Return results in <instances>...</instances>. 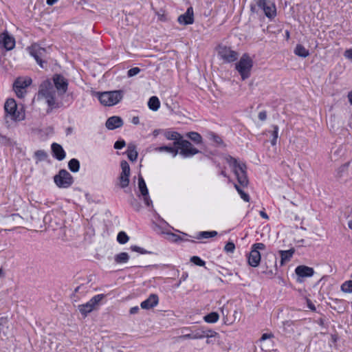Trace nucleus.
Wrapping results in <instances>:
<instances>
[{"instance_id": "f257e3e1", "label": "nucleus", "mask_w": 352, "mask_h": 352, "mask_svg": "<svg viewBox=\"0 0 352 352\" xmlns=\"http://www.w3.org/2000/svg\"><path fill=\"white\" fill-rule=\"evenodd\" d=\"M56 91L50 80H45L41 82L38 92V98H44L48 106L47 112L52 109L59 108L62 103L56 99Z\"/></svg>"}, {"instance_id": "f03ea898", "label": "nucleus", "mask_w": 352, "mask_h": 352, "mask_svg": "<svg viewBox=\"0 0 352 352\" xmlns=\"http://www.w3.org/2000/svg\"><path fill=\"white\" fill-rule=\"evenodd\" d=\"M228 162L232 167L239 184L243 187L247 186L249 182L246 173V165L243 163H239L236 159L232 157H229Z\"/></svg>"}, {"instance_id": "7ed1b4c3", "label": "nucleus", "mask_w": 352, "mask_h": 352, "mask_svg": "<svg viewBox=\"0 0 352 352\" xmlns=\"http://www.w3.org/2000/svg\"><path fill=\"white\" fill-rule=\"evenodd\" d=\"M6 119L10 118L14 121L22 120L25 118V113L22 109H19L14 99H8L4 104Z\"/></svg>"}, {"instance_id": "20e7f679", "label": "nucleus", "mask_w": 352, "mask_h": 352, "mask_svg": "<svg viewBox=\"0 0 352 352\" xmlns=\"http://www.w3.org/2000/svg\"><path fill=\"white\" fill-rule=\"evenodd\" d=\"M98 99L104 106H113L118 104L123 98V91L116 90L98 93Z\"/></svg>"}, {"instance_id": "39448f33", "label": "nucleus", "mask_w": 352, "mask_h": 352, "mask_svg": "<svg viewBox=\"0 0 352 352\" xmlns=\"http://www.w3.org/2000/svg\"><path fill=\"white\" fill-rule=\"evenodd\" d=\"M252 66V58L247 54H244L236 64V69L240 74L242 80H244L250 77Z\"/></svg>"}, {"instance_id": "423d86ee", "label": "nucleus", "mask_w": 352, "mask_h": 352, "mask_svg": "<svg viewBox=\"0 0 352 352\" xmlns=\"http://www.w3.org/2000/svg\"><path fill=\"white\" fill-rule=\"evenodd\" d=\"M55 184L59 188H68L74 182L72 175L65 169L60 170L57 175L54 177Z\"/></svg>"}, {"instance_id": "0eeeda50", "label": "nucleus", "mask_w": 352, "mask_h": 352, "mask_svg": "<svg viewBox=\"0 0 352 352\" xmlns=\"http://www.w3.org/2000/svg\"><path fill=\"white\" fill-rule=\"evenodd\" d=\"M29 51L40 67L44 68L46 65V62L44 60L47 56L46 49L41 47L38 44H33L29 48Z\"/></svg>"}, {"instance_id": "6e6552de", "label": "nucleus", "mask_w": 352, "mask_h": 352, "mask_svg": "<svg viewBox=\"0 0 352 352\" xmlns=\"http://www.w3.org/2000/svg\"><path fill=\"white\" fill-rule=\"evenodd\" d=\"M174 145L179 146L180 151L179 153L184 157H190L199 153L198 149L195 148L189 141L186 140L174 142Z\"/></svg>"}, {"instance_id": "1a4fd4ad", "label": "nucleus", "mask_w": 352, "mask_h": 352, "mask_svg": "<svg viewBox=\"0 0 352 352\" xmlns=\"http://www.w3.org/2000/svg\"><path fill=\"white\" fill-rule=\"evenodd\" d=\"M256 6L261 8L265 15L270 19H273L276 16V8L273 2L267 0H254Z\"/></svg>"}, {"instance_id": "9d476101", "label": "nucleus", "mask_w": 352, "mask_h": 352, "mask_svg": "<svg viewBox=\"0 0 352 352\" xmlns=\"http://www.w3.org/2000/svg\"><path fill=\"white\" fill-rule=\"evenodd\" d=\"M104 298V294H98L94 296L90 299L89 302L85 304L80 305L78 306V310L84 316H87V314L91 312L98 305V303Z\"/></svg>"}, {"instance_id": "9b49d317", "label": "nucleus", "mask_w": 352, "mask_h": 352, "mask_svg": "<svg viewBox=\"0 0 352 352\" xmlns=\"http://www.w3.org/2000/svg\"><path fill=\"white\" fill-rule=\"evenodd\" d=\"M32 82L30 78H18L13 84L14 90L19 98H23L25 93V88Z\"/></svg>"}, {"instance_id": "f8f14e48", "label": "nucleus", "mask_w": 352, "mask_h": 352, "mask_svg": "<svg viewBox=\"0 0 352 352\" xmlns=\"http://www.w3.org/2000/svg\"><path fill=\"white\" fill-rule=\"evenodd\" d=\"M218 54L224 61L228 63L234 62L237 59L239 56L236 52L223 45L219 46Z\"/></svg>"}, {"instance_id": "ddd939ff", "label": "nucleus", "mask_w": 352, "mask_h": 352, "mask_svg": "<svg viewBox=\"0 0 352 352\" xmlns=\"http://www.w3.org/2000/svg\"><path fill=\"white\" fill-rule=\"evenodd\" d=\"M53 82L54 87L58 95L62 96L67 91L68 80L60 74H54L53 76Z\"/></svg>"}, {"instance_id": "4468645a", "label": "nucleus", "mask_w": 352, "mask_h": 352, "mask_svg": "<svg viewBox=\"0 0 352 352\" xmlns=\"http://www.w3.org/2000/svg\"><path fill=\"white\" fill-rule=\"evenodd\" d=\"M138 189L140 195L143 197L144 204L147 206H151L153 202L148 195V190L145 181L141 175H139L138 176Z\"/></svg>"}, {"instance_id": "2eb2a0df", "label": "nucleus", "mask_w": 352, "mask_h": 352, "mask_svg": "<svg viewBox=\"0 0 352 352\" xmlns=\"http://www.w3.org/2000/svg\"><path fill=\"white\" fill-rule=\"evenodd\" d=\"M178 22L182 25H190L194 23V12L192 7H189L186 12L181 14L177 19Z\"/></svg>"}, {"instance_id": "dca6fc26", "label": "nucleus", "mask_w": 352, "mask_h": 352, "mask_svg": "<svg viewBox=\"0 0 352 352\" xmlns=\"http://www.w3.org/2000/svg\"><path fill=\"white\" fill-rule=\"evenodd\" d=\"M0 43L7 50H10L14 47L15 41L8 32H3L0 35Z\"/></svg>"}, {"instance_id": "f3484780", "label": "nucleus", "mask_w": 352, "mask_h": 352, "mask_svg": "<svg viewBox=\"0 0 352 352\" xmlns=\"http://www.w3.org/2000/svg\"><path fill=\"white\" fill-rule=\"evenodd\" d=\"M159 302V298L157 294H151L147 299L142 301L140 306L144 309H149L155 307Z\"/></svg>"}, {"instance_id": "a211bd4d", "label": "nucleus", "mask_w": 352, "mask_h": 352, "mask_svg": "<svg viewBox=\"0 0 352 352\" xmlns=\"http://www.w3.org/2000/svg\"><path fill=\"white\" fill-rule=\"evenodd\" d=\"M123 125V120L119 116H111L109 118L105 123L106 127L109 130H114Z\"/></svg>"}, {"instance_id": "6ab92c4d", "label": "nucleus", "mask_w": 352, "mask_h": 352, "mask_svg": "<svg viewBox=\"0 0 352 352\" xmlns=\"http://www.w3.org/2000/svg\"><path fill=\"white\" fill-rule=\"evenodd\" d=\"M194 340L195 339H201L204 338H212L217 335V333L211 330V329H204V328H200L193 332Z\"/></svg>"}, {"instance_id": "aec40b11", "label": "nucleus", "mask_w": 352, "mask_h": 352, "mask_svg": "<svg viewBox=\"0 0 352 352\" xmlns=\"http://www.w3.org/2000/svg\"><path fill=\"white\" fill-rule=\"evenodd\" d=\"M296 274L300 277H311L314 274V270L312 267L299 265L295 270Z\"/></svg>"}, {"instance_id": "412c9836", "label": "nucleus", "mask_w": 352, "mask_h": 352, "mask_svg": "<svg viewBox=\"0 0 352 352\" xmlns=\"http://www.w3.org/2000/svg\"><path fill=\"white\" fill-rule=\"evenodd\" d=\"M51 147L53 156L56 159L61 161L65 157V152L60 144L57 143H53Z\"/></svg>"}, {"instance_id": "4be33fe9", "label": "nucleus", "mask_w": 352, "mask_h": 352, "mask_svg": "<svg viewBox=\"0 0 352 352\" xmlns=\"http://www.w3.org/2000/svg\"><path fill=\"white\" fill-rule=\"evenodd\" d=\"M261 261V254L256 250H252L248 256V263L252 267H257Z\"/></svg>"}, {"instance_id": "5701e85b", "label": "nucleus", "mask_w": 352, "mask_h": 352, "mask_svg": "<svg viewBox=\"0 0 352 352\" xmlns=\"http://www.w3.org/2000/svg\"><path fill=\"white\" fill-rule=\"evenodd\" d=\"M278 252L281 258L280 265H283L286 262L290 261L294 253V250L292 248L288 250H280Z\"/></svg>"}, {"instance_id": "b1692460", "label": "nucleus", "mask_w": 352, "mask_h": 352, "mask_svg": "<svg viewBox=\"0 0 352 352\" xmlns=\"http://www.w3.org/2000/svg\"><path fill=\"white\" fill-rule=\"evenodd\" d=\"M164 137L169 140H175V142H179L183 140V137L180 133L173 131H166L164 132Z\"/></svg>"}, {"instance_id": "393cba45", "label": "nucleus", "mask_w": 352, "mask_h": 352, "mask_svg": "<svg viewBox=\"0 0 352 352\" xmlns=\"http://www.w3.org/2000/svg\"><path fill=\"white\" fill-rule=\"evenodd\" d=\"M294 54L300 57L306 58L309 55V50L300 44L296 45Z\"/></svg>"}, {"instance_id": "a878e982", "label": "nucleus", "mask_w": 352, "mask_h": 352, "mask_svg": "<svg viewBox=\"0 0 352 352\" xmlns=\"http://www.w3.org/2000/svg\"><path fill=\"white\" fill-rule=\"evenodd\" d=\"M126 154L129 160L132 162L136 161L138 154L136 151L135 146L133 144H129L128 146Z\"/></svg>"}, {"instance_id": "bb28decb", "label": "nucleus", "mask_w": 352, "mask_h": 352, "mask_svg": "<svg viewBox=\"0 0 352 352\" xmlns=\"http://www.w3.org/2000/svg\"><path fill=\"white\" fill-rule=\"evenodd\" d=\"M155 151H158V152L166 151L169 153H171L173 157H175L179 153V151L177 148H175V147H172V146H162L157 147L155 148Z\"/></svg>"}, {"instance_id": "cd10ccee", "label": "nucleus", "mask_w": 352, "mask_h": 352, "mask_svg": "<svg viewBox=\"0 0 352 352\" xmlns=\"http://www.w3.org/2000/svg\"><path fill=\"white\" fill-rule=\"evenodd\" d=\"M266 268H275V271H277L276 267V257L274 254H270L267 256V261H265Z\"/></svg>"}, {"instance_id": "c85d7f7f", "label": "nucleus", "mask_w": 352, "mask_h": 352, "mask_svg": "<svg viewBox=\"0 0 352 352\" xmlns=\"http://www.w3.org/2000/svg\"><path fill=\"white\" fill-rule=\"evenodd\" d=\"M148 107L153 111H157L160 108V102L157 97L152 96L148 102Z\"/></svg>"}, {"instance_id": "c756f323", "label": "nucleus", "mask_w": 352, "mask_h": 352, "mask_svg": "<svg viewBox=\"0 0 352 352\" xmlns=\"http://www.w3.org/2000/svg\"><path fill=\"white\" fill-rule=\"evenodd\" d=\"M129 259V256L126 252H121L115 256L114 260L116 263H125Z\"/></svg>"}, {"instance_id": "7c9ffc66", "label": "nucleus", "mask_w": 352, "mask_h": 352, "mask_svg": "<svg viewBox=\"0 0 352 352\" xmlns=\"http://www.w3.org/2000/svg\"><path fill=\"white\" fill-rule=\"evenodd\" d=\"M186 137L190 138L196 144H201L202 142V137L197 132H189L186 133Z\"/></svg>"}, {"instance_id": "2f4dec72", "label": "nucleus", "mask_w": 352, "mask_h": 352, "mask_svg": "<svg viewBox=\"0 0 352 352\" xmlns=\"http://www.w3.org/2000/svg\"><path fill=\"white\" fill-rule=\"evenodd\" d=\"M219 316L217 312H211L204 316V320L208 323H214L217 322Z\"/></svg>"}, {"instance_id": "473e14b6", "label": "nucleus", "mask_w": 352, "mask_h": 352, "mask_svg": "<svg viewBox=\"0 0 352 352\" xmlns=\"http://www.w3.org/2000/svg\"><path fill=\"white\" fill-rule=\"evenodd\" d=\"M68 167L72 172L76 173L79 170L80 162L78 160L73 158L69 162Z\"/></svg>"}, {"instance_id": "72a5a7b5", "label": "nucleus", "mask_w": 352, "mask_h": 352, "mask_svg": "<svg viewBox=\"0 0 352 352\" xmlns=\"http://www.w3.org/2000/svg\"><path fill=\"white\" fill-rule=\"evenodd\" d=\"M217 235V232L216 231H204L200 232L198 234L197 239H208L210 237H214Z\"/></svg>"}, {"instance_id": "f704fd0d", "label": "nucleus", "mask_w": 352, "mask_h": 352, "mask_svg": "<svg viewBox=\"0 0 352 352\" xmlns=\"http://www.w3.org/2000/svg\"><path fill=\"white\" fill-rule=\"evenodd\" d=\"M119 185L122 188H126L129 184V177L120 173L119 177Z\"/></svg>"}, {"instance_id": "c9c22d12", "label": "nucleus", "mask_w": 352, "mask_h": 352, "mask_svg": "<svg viewBox=\"0 0 352 352\" xmlns=\"http://www.w3.org/2000/svg\"><path fill=\"white\" fill-rule=\"evenodd\" d=\"M120 166L122 169L121 173L124 175L130 176V167L128 162L125 160H122L120 163Z\"/></svg>"}, {"instance_id": "e433bc0d", "label": "nucleus", "mask_w": 352, "mask_h": 352, "mask_svg": "<svg viewBox=\"0 0 352 352\" xmlns=\"http://www.w3.org/2000/svg\"><path fill=\"white\" fill-rule=\"evenodd\" d=\"M341 290L345 293L352 292V280L345 281L341 285Z\"/></svg>"}, {"instance_id": "4c0bfd02", "label": "nucleus", "mask_w": 352, "mask_h": 352, "mask_svg": "<svg viewBox=\"0 0 352 352\" xmlns=\"http://www.w3.org/2000/svg\"><path fill=\"white\" fill-rule=\"evenodd\" d=\"M129 238L124 232H120L117 236V240L120 244H125Z\"/></svg>"}, {"instance_id": "58836bf2", "label": "nucleus", "mask_w": 352, "mask_h": 352, "mask_svg": "<svg viewBox=\"0 0 352 352\" xmlns=\"http://www.w3.org/2000/svg\"><path fill=\"white\" fill-rule=\"evenodd\" d=\"M272 128H273V131L272 133V139L271 140V144L272 146H274L276 144V142H277V139H278V126L277 125H273Z\"/></svg>"}, {"instance_id": "ea45409f", "label": "nucleus", "mask_w": 352, "mask_h": 352, "mask_svg": "<svg viewBox=\"0 0 352 352\" xmlns=\"http://www.w3.org/2000/svg\"><path fill=\"white\" fill-rule=\"evenodd\" d=\"M234 187L237 192L239 193L241 199H243L245 201L248 202L250 201L249 195L245 193L237 184H234Z\"/></svg>"}, {"instance_id": "a19ab883", "label": "nucleus", "mask_w": 352, "mask_h": 352, "mask_svg": "<svg viewBox=\"0 0 352 352\" xmlns=\"http://www.w3.org/2000/svg\"><path fill=\"white\" fill-rule=\"evenodd\" d=\"M34 156L36 160L39 162L43 161L46 159L47 155V153L43 150H38L34 153Z\"/></svg>"}, {"instance_id": "79ce46f5", "label": "nucleus", "mask_w": 352, "mask_h": 352, "mask_svg": "<svg viewBox=\"0 0 352 352\" xmlns=\"http://www.w3.org/2000/svg\"><path fill=\"white\" fill-rule=\"evenodd\" d=\"M0 144L3 146H10L12 145V140L10 138L0 133Z\"/></svg>"}, {"instance_id": "37998d69", "label": "nucleus", "mask_w": 352, "mask_h": 352, "mask_svg": "<svg viewBox=\"0 0 352 352\" xmlns=\"http://www.w3.org/2000/svg\"><path fill=\"white\" fill-rule=\"evenodd\" d=\"M190 261L198 266H204L206 263L204 261H203L199 256H192L190 258Z\"/></svg>"}, {"instance_id": "c03bdc74", "label": "nucleus", "mask_w": 352, "mask_h": 352, "mask_svg": "<svg viewBox=\"0 0 352 352\" xmlns=\"http://www.w3.org/2000/svg\"><path fill=\"white\" fill-rule=\"evenodd\" d=\"M131 250L133 252H138L140 254H151V252H149V251H147L146 250H144V248H140L138 245H132L131 247Z\"/></svg>"}, {"instance_id": "a18cd8bd", "label": "nucleus", "mask_w": 352, "mask_h": 352, "mask_svg": "<svg viewBox=\"0 0 352 352\" xmlns=\"http://www.w3.org/2000/svg\"><path fill=\"white\" fill-rule=\"evenodd\" d=\"M140 71L141 69L139 67H133L127 72V76L128 77H133L138 74L140 72Z\"/></svg>"}, {"instance_id": "49530a36", "label": "nucleus", "mask_w": 352, "mask_h": 352, "mask_svg": "<svg viewBox=\"0 0 352 352\" xmlns=\"http://www.w3.org/2000/svg\"><path fill=\"white\" fill-rule=\"evenodd\" d=\"M234 249H235V245H234V243H232V242H228L224 247V250L226 252L232 253L234 252Z\"/></svg>"}, {"instance_id": "de8ad7c7", "label": "nucleus", "mask_w": 352, "mask_h": 352, "mask_svg": "<svg viewBox=\"0 0 352 352\" xmlns=\"http://www.w3.org/2000/svg\"><path fill=\"white\" fill-rule=\"evenodd\" d=\"M126 145V143H125V141L124 140H118V141H116L114 144V148L116 149H121L123 147H124Z\"/></svg>"}, {"instance_id": "09e8293b", "label": "nucleus", "mask_w": 352, "mask_h": 352, "mask_svg": "<svg viewBox=\"0 0 352 352\" xmlns=\"http://www.w3.org/2000/svg\"><path fill=\"white\" fill-rule=\"evenodd\" d=\"M265 248V244H263L262 243H256L252 245V250H256L258 251V250H264Z\"/></svg>"}, {"instance_id": "8fccbe9b", "label": "nucleus", "mask_w": 352, "mask_h": 352, "mask_svg": "<svg viewBox=\"0 0 352 352\" xmlns=\"http://www.w3.org/2000/svg\"><path fill=\"white\" fill-rule=\"evenodd\" d=\"M276 271H275V269L274 270L273 268H266V270H264L263 273L268 275L270 277H272L274 274H276Z\"/></svg>"}, {"instance_id": "3c124183", "label": "nucleus", "mask_w": 352, "mask_h": 352, "mask_svg": "<svg viewBox=\"0 0 352 352\" xmlns=\"http://www.w3.org/2000/svg\"><path fill=\"white\" fill-rule=\"evenodd\" d=\"M178 338L179 340H186V339H193L194 340L193 332L192 333L182 335V336H179Z\"/></svg>"}, {"instance_id": "603ef678", "label": "nucleus", "mask_w": 352, "mask_h": 352, "mask_svg": "<svg viewBox=\"0 0 352 352\" xmlns=\"http://www.w3.org/2000/svg\"><path fill=\"white\" fill-rule=\"evenodd\" d=\"M273 337H274V335L272 333H263L260 338V341L262 342L267 339L272 338Z\"/></svg>"}, {"instance_id": "864d4df0", "label": "nucleus", "mask_w": 352, "mask_h": 352, "mask_svg": "<svg viewBox=\"0 0 352 352\" xmlns=\"http://www.w3.org/2000/svg\"><path fill=\"white\" fill-rule=\"evenodd\" d=\"M211 135H212L213 141L215 142L216 143L221 144L223 142L221 138L219 136H218L217 135L212 133Z\"/></svg>"}, {"instance_id": "5fc2aeb1", "label": "nucleus", "mask_w": 352, "mask_h": 352, "mask_svg": "<svg viewBox=\"0 0 352 352\" xmlns=\"http://www.w3.org/2000/svg\"><path fill=\"white\" fill-rule=\"evenodd\" d=\"M344 55L346 58L352 60V49L346 50Z\"/></svg>"}, {"instance_id": "6e6d98bb", "label": "nucleus", "mask_w": 352, "mask_h": 352, "mask_svg": "<svg viewBox=\"0 0 352 352\" xmlns=\"http://www.w3.org/2000/svg\"><path fill=\"white\" fill-rule=\"evenodd\" d=\"M258 118L259 120H261V121H264L266 120L267 118V113L266 111H261L259 113H258Z\"/></svg>"}, {"instance_id": "4d7b16f0", "label": "nucleus", "mask_w": 352, "mask_h": 352, "mask_svg": "<svg viewBox=\"0 0 352 352\" xmlns=\"http://www.w3.org/2000/svg\"><path fill=\"white\" fill-rule=\"evenodd\" d=\"M21 217L18 214H12L8 217L9 221H16L18 219H20Z\"/></svg>"}, {"instance_id": "13d9d810", "label": "nucleus", "mask_w": 352, "mask_h": 352, "mask_svg": "<svg viewBox=\"0 0 352 352\" xmlns=\"http://www.w3.org/2000/svg\"><path fill=\"white\" fill-rule=\"evenodd\" d=\"M307 305H308V307L312 310V311H315L316 310V307L315 305L311 302V301L309 299H307Z\"/></svg>"}, {"instance_id": "bf43d9fd", "label": "nucleus", "mask_w": 352, "mask_h": 352, "mask_svg": "<svg viewBox=\"0 0 352 352\" xmlns=\"http://www.w3.org/2000/svg\"><path fill=\"white\" fill-rule=\"evenodd\" d=\"M138 311H139V307L136 306V307H131L130 309L129 313L131 314H135L138 312Z\"/></svg>"}, {"instance_id": "052dcab7", "label": "nucleus", "mask_w": 352, "mask_h": 352, "mask_svg": "<svg viewBox=\"0 0 352 352\" xmlns=\"http://www.w3.org/2000/svg\"><path fill=\"white\" fill-rule=\"evenodd\" d=\"M294 322L292 320H286L283 322L284 327H290L293 325Z\"/></svg>"}, {"instance_id": "680f3d73", "label": "nucleus", "mask_w": 352, "mask_h": 352, "mask_svg": "<svg viewBox=\"0 0 352 352\" xmlns=\"http://www.w3.org/2000/svg\"><path fill=\"white\" fill-rule=\"evenodd\" d=\"M132 122L134 124H138L139 122H140L139 118L138 116L133 117V119H132Z\"/></svg>"}, {"instance_id": "e2e57ef3", "label": "nucleus", "mask_w": 352, "mask_h": 352, "mask_svg": "<svg viewBox=\"0 0 352 352\" xmlns=\"http://www.w3.org/2000/svg\"><path fill=\"white\" fill-rule=\"evenodd\" d=\"M260 215H261L263 218H264V219H268V215H267L265 212H263V211H261V212H260Z\"/></svg>"}, {"instance_id": "0e129e2a", "label": "nucleus", "mask_w": 352, "mask_h": 352, "mask_svg": "<svg viewBox=\"0 0 352 352\" xmlns=\"http://www.w3.org/2000/svg\"><path fill=\"white\" fill-rule=\"evenodd\" d=\"M58 0H47V4L49 6L54 5Z\"/></svg>"}, {"instance_id": "69168bd1", "label": "nucleus", "mask_w": 352, "mask_h": 352, "mask_svg": "<svg viewBox=\"0 0 352 352\" xmlns=\"http://www.w3.org/2000/svg\"><path fill=\"white\" fill-rule=\"evenodd\" d=\"M188 276V274H184L180 279V281L179 283V284L177 285L178 286L179 285V284L181 283L182 280H185L186 278H187Z\"/></svg>"}, {"instance_id": "338daca9", "label": "nucleus", "mask_w": 352, "mask_h": 352, "mask_svg": "<svg viewBox=\"0 0 352 352\" xmlns=\"http://www.w3.org/2000/svg\"><path fill=\"white\" fill-rule=\"evenodd\" d=\"M348 98H349V102L352 104V91L349 93Z\"/></svg>"}, {"instance_id": "774afa93", "label": "nucleus", "mask_w": 352, "mask_h": 352, "mask_svg": "<svg viewBox=\"0 0 352 352\" xmlns=\"http://www.w3.org/2000/svg\"><path fill=\"white\" fill-rule=\"evenodd\" d=\"M250 11L253 13L256 12V6L255 5H251L250 6Z\"/></svg>"}]
</instances>
